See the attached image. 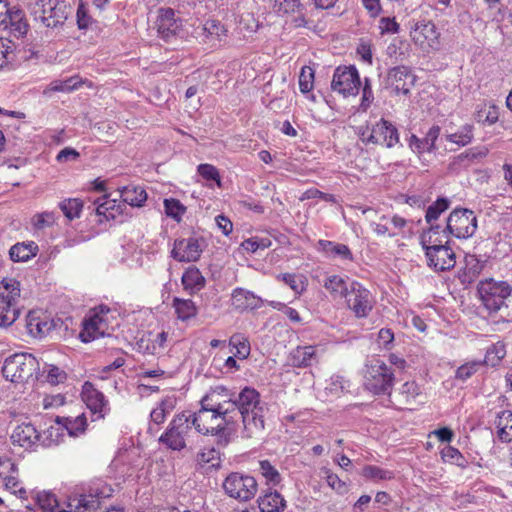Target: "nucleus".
I'll return each instance as SVG.
<instances>
[{
  "mask_svg": "<svg viewBox=\"0 0 512 512\" xmlns=\"http://www.w3.org/2000/svg\"><path fill=\"white\" fill-rule=\"evenodd\" d=\"M227 390L224 387H217L211 390L200 401V409L208 411H217L223 408V399L227 396Z\"/></svg>",
  "mask_w": 512,
  "mask_h": 512,
  "instance_id": "nucleus-31",
  "label": "nucleus"
},
{
  "mask_svg": "<svg viewBox=\"0 0 512 512\" xmlns=\"http://www.w3.org/2000/svg\"><path fill=\"white\" fill-rule=\"evenodd\" d=\"M420 394V388L415 381L405 382L398 394L400 404L408 406L412 404Z\"/></svg>",
  "mask_w": 512,
  "mask_h": 512,
  "instance_id": "nucleus-42",
  "label": "nucleus"
},
{
  "mask_svg": "<svg viewBox=\"0 0 512 512\" xmlns=\"http://www.w3.org/2000/svg\"><path fill=\"white\" fill-rule=\"evenodd\" d=\"M506 355L505 347L502 344L494 345L487 350L485 363L496 366Z\"/></svg>",
  "mask_w": 512,
  "mask_h": 512,
  "instance_id": "nucleus-56",
  "label": "nucleus"
},
{
  "mask_svg": "<svg viewBox=\"0 0 512 512\" xmlns=\"http://www.w3.org/2000/svg\"><path fill=\"white\" fill-rule=\"evenodd\" d=\"M203 30L207 38L216 39L218 41H221L222 37L225 36L227 32L224 25L213 19L206 21Z\"/></svg>",
  "mask_w": 512,
  "mask_h": 512,
  "instance_id": "nucleus-48",
  "label": "nucleus"
},
{
  "mask_svg": "<svg viewBox=\"0 0 512 512\" xmlns=\"http://www.w3.org/2000/svg\"><path fill=\"white\" fill-rule=\"evenodd\" d=\"M39 370L38 360L30 353H15L7 357L2 374L11 382H26Z\"/></svg>",
  "mask_w": 512,
  "mask_h": 512,
  "instance_id": "nucleus-4",
  "label": "nucleus"
},
{
  "mask_svg": "<svg viewBox=\"0 0 512 512\" xmlns=\"http://www.w3.org/2000/svg\"><path fill=\"white\" fill-rule=\"evenodd\" d=\"M104 490L91 489L89 494H81L78 498V503L75 509L78 512L97 510L101 506V499L109 497Z\"/></svg>",
  "mask_w": 512,
  "mask_h": 512,
  "instance_id": "nucleus-26",
  "label": "nucleus"
},
{
  "mask_svg": "<svg viewBox=\"0 0 512 512\" xmlns=\"http://www.w3.org/2000/svg\"><path fill=\"white\" fill-rule=\"evenodd\" d=\"M319 249L328 257H339L344 260H353V255L349 247L345 244L335 243L328 240L318 241Z\"/></svg>",
  "mask_w": 512,
  "mask_h": 512,
  "instance_id": "nucleus-30",
  "label": "nucleus"
},
{
  "mask_svg": "<svg viewBox=\"0 0 512 512\" xmlns=\"http://www.w3.org/2000/svg\"><path fill=\"white\" fill-rule=\"evenodd\" d=\"M15 301L5 297L4 292H0V327L11 326L19 317L20 311L15 307Z\"/></svg>",
  "mask_w": 512,
  "mask_h": 512,
  "instance_id": "nucleus-25",
  "label": "nucleus"
},
{
  "mask_svg": "<svg viewBox=\"0 0 512 512\" xmlns=\"http://www.w3.org/2000/svg\"><path fill=\"white\" fill-rule=\"evenodd\" d=\"M488 154V149L486 147H474L466 150L461 153L452 162V165H464L467 166L468 163L473 162L474 160L481 159L486 157Z\"/></svg>",
  "mask_w": 512,
  "mask_h": 512,
  "instance_id": "nucleus-39",
  "label": "nucleus"
},
{
  "mask_svg": "<svg viewBox=\"0 0 512 512\" xmlns=\"http://www.w3.org/2000/svg\"><path fill=\"white\" fill-rule=\"evenodd\" d=\"M261 474L266 478V480L273 485H277L281 481V476L278 470L268 461L262 460L259 463Z\"/></svg>",
  "mask_w": 512,
  "mask_h": 512,
  "instance_id": "nucleus-53",
  "label": "nucleus"
},
{
  "mask_svg": "<svg viewBox=\"0 0 512 512\" xmlns=\"http://www.w3.org/2000/svg\"><path fill=\"white\" fill-rule=\"evenodd\" d=\"M379 23V28L382 33L395 34L399 31V24L396 22L395 18L383 17L380 19Z\"/></svg>",
  "mask_w": 512,
  "mask_h": 512,
  "instance_id": "nucleus-63",
  "label": "nucleus"
},
{
  "mask_svg": "<svg viewBox=\"0 0 512 512\" xmlns=\"http://www.w3.org/2000/svg\"><path fill=\"white\" fill-rule=\"evenodd\" d=\"M324 287L335 297H345L349 291V285L345 279L339 275H332L326 278Z\"/></svg>",
  "mask_w": 512,
  "mask_h": 512,
  "instance_id": "nucleus-40",
  "label": "nucleus"
},
{
  "mask_svg": "<svg viewBox=\"0 0 512 512\" xmlns=\"http://www.w3.org/2000/svg\"><path fill=\"white\" fill-rule=\"evenodd\" d=\"M56 423L63 424L70 436H77L78 434L83 433L87 426V421L84 414H81L75 418L57 417Z\"/></svg>",
  "mask_w": 512,
  "mask_h": 512,
  "instance_id": "nucleus-35",
  "label": "nucleus"
},
{
  "mask_svg": "<svg viewBox=\"0 0 512 512\" xmlns=\"http://www.w3.org/2000/svg\"><path fill=\"white\" fill-rule=\"evenodd\" d=\"M448 230L441 228L440 225L431 224L430 227L420 235V243L424 251L431 248H437L450 242Z\"/></svg>",
  "mask_w": 512,
  "mask_h": 512,
  "instance_id": "nucleus-20",
  "label": "nucleus"
},
{
  "mask_svg": "<svg viewBox=\"0 0 512 512\" xmlns=\"http://www.w3.org/2000/svg\"><path fill=\"white\" fill-rule=\"evenodd\" d=\"M2 287L8 292L5 297L9 299L16 300L20 296L19 282L15 279H7L4 278L1 281Z\"/></svg>",
  "mask_w": 512,
  "mask_h": 512,
  "instance_id": "nucleus-60",
  "label": "nucleus"
},
{
  "mask_svg": "<svg viewBox=\"0 0 512 512\" xmlns=\"http://www.w3.org/2000/svg\"><path fill=\"white\" fill-rule=\"evenodd\" d=\"M220 415L221 412L219 411L202 409L190 414L196 432L202 435L215 436L219 446H226L229 443V432Z\"/></svg>",
  "mask_w": 512,
  "mask_h": 512,
  "instance_id": "nucleus-3",
  "label": "nucleus"
},
{
  "mask_svg": "<svg viewBox=\"0 0 512 512\" xmlns=\"http://www.w3.org/2000/svg\"><path fill=\"white\" fill-rule=\"evenodd\" d=\"M477 290L484 307L489 313H495L505 306L512 287L505 281L487 279L479 283Z\"/></svg>",
  "mask_w": 512,
  "mask_h": 512,
  "instance_id": "nucleus-6",
  "label": "nucleus"
},
{
  "mask_svg": "<svg viewBox=\"0 0 512 512\" xmlns=\"http://www.w3.org/2000/svg\"><path fill=\"white\" fill-rule=\"evenodd\" d=\"M25 18L24 12L16 7L9 8L7 14H5V24H2L1 27L4 29H8L9 25L19 22Z\"/></svg>",
  "mask_w": 512,
  "mask_h": 512,
  "instance_id": "nucleus-62",
  "label": "nucleus"
},
{
  "mask_svg": "<svg viewBox=\"0 0 512 512\" xmlns=\"http://www.w3.org/2000/svg\"><path fill=\"white\" fill-rule=\"evenodd\" d=\"M325 475H326V481L327 484L338 494H345L348 492V486L347 484L342 481L338 475L332 473L329 469L324 468L323 469Z\"/></svg>",
  "mask_w": 512,
  "mask_h": 512,
  "instance_id": "nucleus-54",
  "label": "nucleus"
},
{
  "mask_svg": "<svg viewBox=\"0 0 512 512\" xmlns=\"http://www.w3.org/2000/svg\"><path fill=\"white\" fill-rule=\"evenodd\" d=\"M35 504L42 512H56L59 507L56 496L50 492H38L35 496Z\"/></svg>",
  "mask_w": 512,
  "mask_h": 512,
  "instance_id": "nucleus-41",
  "label": "nucleus"
},
{
  "mask_svg": "<svg viewBox=\"0 0 512 512\" xmlns=\"http://www.w3.org/2000/svg\"><path fill=\"white\" fill-rule=\"evenodd\" d=\"M93 205H95L96 214L102 216L106 221L115 219L117 214L122 213L123 205L117 203L116 199H110L108 195L96 199Z\"/></svg>",
  "mask_w": 512,
  "mask_h": 512,
  "instance_id": "nucleus-23",
  "label": "nucleus"
},
{
  "mask_svg": "<svg viewBox=\"0 0 512 512\" xmlns=\"http://www.w3.org/2000/svg\"><path fill=\"white\" fill-rule=\"evenodd\" d=\"M446 138L459 146H466L473 139V125L466 124L459 131L447 135Z\"/></svg>",
  "mask_w": 512,
  "mask_h": 512,
  "instance_id": "nucleus-46",
  "label": "nucleus"
},
{
  "mask_svg": "<svg viewBox=\"0 0 512 512\" xmlns=\"http://www.w3.org/2000/svg\"><path fill=\"white\" fill-rule=\"evenodd\" d=\"M374 100V95L372 91L371 81L369 78L364 79V85L362 87V100L360 107L362 110L366 111L368 107Z\"/></svg>",
  "mask_w": 512,
  "mask_h": 512,
  "instance_id": "nucleus-59",
  "label": "nucleus"
},
{
  "mask_svg": "<svg viewBox=\"0 0 512 512\" xmlns=\"http://www.w3.org/2000/svg\"><path fill=\"white\" fill-rule=\"evenodd\" d=\"M314 86V70L310 66H304L299 75V88L302 93H308Z\"/></svg>",
  "mask_w": 512,
  "mask_h": 512,
  "instance_id": "nucleus-52",
  "label": "nucleus"
},
{
  "mask_svg": "<svg viewBox=\"0 0 512 512\" xmlns=\"http://www.w3.org/2000/svg\"><path fill=\"white\" fill-rule=\"evenodd\" d=\"M26 329L31 336L41 338L49 332L51 324L42 321L32 312H29L26 317Z\"/></svg>",
  "mask_w": 512,
  "mask_h": 512,
  "instance_id": "nucleus-36",
  "label": "nucleus"
},
{
  "mask_svg": "<svg viewBox=\"0 0 512 512\" xmlns=\"http://www.w3.org/2000/svg\"><path fill=\"white\" fill-rule=\"evenodd\" d=\"M38 246L31 242L29 244L17 243L9 250L10 259L14 262H25L36 255Z\"/></svg>",
  "mask_w": 512,
  "mask_h": 512,
  "instance_id": "nucleus-33",
  "label": "nucleus"
},
{
  "mask_svg": "<svg viewBox=\"0 0 512 512\" xmlns=\"http://www.w3.org/2000/svg\"><path fill=\"white\" fill-rule=\"evenodd\" d=\"M257 502L261 512H281L286 507L285 499L277 491L260 496Z\"/></svg>",
  "mask_w": 512,
  "mask_h": 512,
  "instance_id": "nucleus-28",
  "label": "nucleus"
},
{
  "mask_svg": "<svg viewBox=\"0 0 512 512\" xmlns=\"http://www.w3.org/2000/svg\"><path fill=\"white\" fill-rule=\"evenodd\" d=\"M293 364L297 367H308L319 362L316 346H298L292 352Z\"/></svg>",
  "mask_w": 512,
  "mask_h": 512,
  "instance_id": "nucleus-27",
  "label": "nucleus"
},
{
  "mask_svg": "<svg viewBox=\"0 0 512 512\" xmlns=\"http://www.w3.org/2000/svg\"><path fill=\"white\" fill-rule=\"evenodd\" d=\"M466 271L465 276L469 277V281H472L476 278L484 268V261L478 259L475 255H467L466 256Z\"/></svg>",
  "mask_w": 512,
  "mask_h": 512,
  "instance_id": "nucleus-51",
  "label": "nucleus"
},
{
  "mask_svg": "<svg viewBox=\"0 0 512 512\" xmlns=\"http://www.w3.org/2000/svg\"><path fill=\"white\" fill-rule=\"evenodd\" d=\"M81 397L87 408L93 415H97V418H104L110 410L104 394L89 381L83 384Z\"/></svg>",
  "mask_w": 512,
  "mask_h": 512,
  "instance_id": "nucleus-14",
  "label": "nucleus"
},
{
  "mask_svg": "<svg viewBox=\"0 0 512 512\" xmlns=\"http://www.w3.org/2000/svg\"><path fill=\"white\" fill-rule=\"evenodd\" d=\"M394 382L392 369L381 360H375L365 372V386L374 394L390 395Z\"/></svg>",
  "mask_w": 512,
  "mask_h": 512,
  "instance_id": "nucleus-8",
  "label": "nucleus"
},
{
  "mask_svg": "<svg viewBox=\"0 0 512 512\" xmlns=\"http://www.w3.org/2000/svg\"><path fill=\"white\" fill-rule=\"evenodd\" d=\"M203 244V238L176 239L171 256L178 262H195L201 256Z\"/></svg>",
  "mask_w": 512,
  "mask_h": 512,
  "instance_id": "nucleus-13",
  "label": "nucleus"
},
{
  "mask_svg": "<svg viewBox=\"0 0 512 512\" xmlns=\"http://www.w3.org/2000/svg\"><path fill=\"white\" fill-rule=\"evenodd\" d=\"M66 373L59 369L56 366H52L50 370L48 371V375L46 377L47 381L53 385L62 383L66 380Z\"/></svg>",
  "mask_w": 512,
  "mask_h": 512,
  "instance_id": "nucleus-64",
  "label": "nucleus"
},
{
  "mask_svg": "<svg viewBox=\"0 0 512 512\" xmlns=\"http://www.w3.org/2000/svg\"><path fill=\"white\" fill-rule=\"evenodd\" d=\"M29 11L35 21L47 28H57L67 20L71 6L66 0H34L29 4Z\"/></svg>",
  "mask_w": 512,
  "mask_h": 512,
  "instance_id": "nucleus-2",
  "label": "nucleus"
},
{
  "mask_svg": "<svg viewBox=\"0 0 512 512\" xmlns=\"http://www.w3.org/2000/svg\"><path fill=\"white\" fill-rule=\"evenodd\" d=\"M172 306L175 309L177 318L181 321H188L191 318H194L198 313V309L194 301L191 299L174 297L172 300Z\"/></svg>",
  "mask_w": 512,
  "mask_h": 512,
  "instance_id": "nucleus-32",
  "label": "nucleus"
},
{
  "mask_svg": "<svg viewBox=\"0 0 512 512\" xmlns=\"http://www.w3.org/2000/svg\"><path fill=\"white\" fill-rule=\"evenodd\" d=\"M184 289L193 295L205 287L206 280L196 266L188 267L181 278Z\"/></svg>",
  "mask_w": 512,
  "mask_h": 512,
  "instance_id": "nucleus-24",
  "label": "nucleus"
},
{
  "mask_svg": "<svg viewBox=\"0 0 512 512\" xmlns=\"http://www.w3.org/2000/svg\"><path fill=\"white\" fill-rule=\"evenodd\" d=\"M59 207L69 220H73L80 216V212L83 208V202L77 198H70L60 202Z\"/></svg>",
  "mask_w": 512,
  "mask_h": 512,
  "instance_id": "nucleus-45",
  "label": "nucleus"
},
{
  "mask_svg": "<svg viewBox=\"0 0 512 512\" xmlns=\"http://www.w3.org/2000/svg\"><path fill=\"white\" fill-rule=\"evenodd\" d=\"M272 242L269 238L251 237L244 240L241 247L247 252L255 253L257 250H264L271 246Z\"/></svg>",
  "mask_w": 512,
  "mask_h": 512,
  "instance_id": "nucleus-49",
  "label": "nucleus"
},
{
  "mask_svg": "<svg viewBox=\"0 0 512 512\" xmlns=\"http://www.w3.org/2000/svg\"><path fill=\"white\" fill-rule=\"evenodd\" d=\"M102 319L98 315H93L83 323V329L80 332L82 342L88 343L101 336L103 333L99 330Z\"/></svg>",
  "mask_w": 512,
  "mask_h": 512,
  "instance_id": "nucleus-34",
  "label": "nucleus"
},
{
  "mask_svg": "<svg viewBox=\"0 0 512 512\" xmlns=\"http://www.w3.org/2000/svg\"><path fill=\"white\" fill-rule=\"evenodd\" d=\"M197 462L200 465L211 464L213 467L220 465V452L212 448H205L197 454Z\"/></svg>",
  "mask_w": 512,
  "mask_h": 512,
  "instance_id": "nucleus-50",
  "label": "nucleus"
},
{
  "mask_svg": "<svg viewBox=\"0 0 512 512\" xmlns=\"http://www.w3.org/2000/svg\"><path fill=\"white\" fill-rule=\"evenodd\" d=\"M441 457L445 462L455 463L458 466H464V457L460 451L452 446H447L442 449Z\"/></svg>",
  "mask_w": 512,
  "mask_h": 512,
  "instance_id": "nucleus-58",
  "label": "nucleus"
},
{
  "mask_svg": "<svg viewBox=\"0 0 512 512\" xmlns=\"http://www.w3.org/2000/svg\"><path fill=\"white\" fill-rule=\"evenodd\" d=\"M277 279L288 285L295 292V294L300 295L306 289L307 280L306 277L302 274L283 273L279 274Z\"/></svg>",
  "mask_w": 512,
  "mask_h": 512,
  "instance_id": "nucleus-38",
  "label": "nucleus"
},
{
  "mask_svg": "<svg viewBox=\"0 0 512 512\" xmlns=\"http://www.w3.org/2000/svg\"><path fill=\"white\" fill-rule=\"evenodd\" d=\"M41 434L31 423H22L15 427L11 434L12 443L25 449L32 448L40 441Z\"/></svg>",
  "mask_w": 512,
  "mask_h": 512,
  "instance_id": "nucleus-19",
  "label": "nucleus"
},
{
  "mask_svg": "<svg viewBox=\"0 0 512 512\" xmlns=\"http://www.w3.org/2000/svg\"><path fill=\"white\" fill-rule=\"evenodd\" d=\"M498 436L502 441L512 440V412L505 410L498 415Z\"/></svg>",
  "mask_w": 512,
  "mask_h": 512,
  "instance_id": "nucleus-37",
  "label": "nucleus"
},
{
  "mask_svg": "<svg viewBox=\"0 0 512 512\" xmlns=\"http://www.w3.org/2000/svg\"><path fill=\"white\" fill-rule=\"evenodd\" d=\"M192 419L185 412L176 414L166 431L159 437V442L174 451L187 448V439L192 432Z\"/></svg>",
  "mask_w": 512,
  "mask_h": 512,
  "instance_id": "nucleus-5",
  "label": "nucleus"
},
{
  "mask_svg": "<svg viewBox=\"0 0 512 512\" xmlns=\"http://www.w3.org/2000/svg\"><path fill=\"white\" fill-rule=\"evenodd\" d=\"M119 192L123 202L133 207H141L147 200V193L140 186L127 185L120 189Z\"/></svg>",
  "mask_w": 512,
  "mask_h": 512,
  "instance_id": "nucleus-29",
  "label": "nucleus"
},
{
  "mask_svg": "<svg viewBox=\"0 0 512 512\" xmlns=\"http://www.w3.org/2000/svg\"><path fill=\"white\" fill-rule=\"evenodd\" d=\"M362 475L368 479L374 480H386L393 477L392 472L373 465L365 466Z\"/></svg>",
  "mask_w": 512,
  "mask_h": 512,
  "instance_id": "nucleus-55",
  "label": "nucleus"
},
{
  "mask_svg": "<svg viewBox=\"0 0 512 512\" xmlns=\"http://www.w3.org/2000/svg\"><path fill=\"white\" fill-rule=\"evenodd\" d=\"M347 307L357 318H365L373 309L374 299L371 292L361 283L352 281L345 295Z\"/></svg>",
  "mask_w": 512,
  "mask_h": 512,
  "instance_id": "nucleus-10",
  "label": "nucleus"
},
{
  "mask_svg": "<svg viewBox=\"0 0 512 512\" xmlns=\"http://www.w3.org/2000/svg\"><path fill=\"white\" fill-rule=\"evenodd\" d=\"M198 173L206 180L214 181L221 187V178L218 169L211 164H200Z\"/></svg>",
  "mask_w": 512,
  "mask_h": 512,
  "instance_id": "nucleus-57",
  "label": "nucleus"
},
{
  "mask_svg": "<svg viewBox=\"0 0 512 512\" xmlns=\"http://www.w3.org/2000/svg\"><path fill=\"white\" fill-rule=\"evenodd\" d=\"M450 206L449 199L445 197L438 198L426 210L425 220L430 225L433 221L437 220L440 215L445 212Z\"/></svg>",
  "mask_w": 512,
  "mask_h": 512,
  "instance_id": "nucleus-43",
  "label": "nucleus"
},
{
  "mask_svg": "<svg viewBox=\"0 0 512 512\" xmlns=\"http://www.w3.org/2000/svg\"><path fill=\"white\" fill-rule=\"evenodd\" d=\"M363 142L393 148L399 143V132L394 124L381 118L372 126L371 132L367 138H363Z\"/></svg>",
  "mask_w": 512,
  "mask_h": 512,
  "instance_id": "nucleus-12",
  "label": "nucleus"
},
{
  "mask_svg": "<svg viewBox=\"0 0 512 512\" xmlns=\"http://www.w3.org/2000/svg\"><path fill=\"white\" fill-rule=\"evenodd\" d=\"M165 213L168 217L180 222L182 215L186 212V207L175 198H168L164 200Z\"/></svg>",
  "mask_w": 512,
  "mask_h": 512,
  "instance_id": "nucleus-47",
  "label": "nucleus"
},
{
  "mask_svg": "<svg viewBox=\"0 0 512 512\" xmlns=\"http://www.w3.org/2000/svg\"><path fill=\"white\" fill-rule=\"evenodd\" d=\"M415 76L406 66H396L388 72V83L393 87L395 92L407 95L411 87L414 85Z\"/></svg>",
  "mask_w": 512,
  "mask_h": 512,
  "instance_id": "nucleus-17",
  "label": "nucleus"
},
{
  "mask_svg": "<svg viewBox=\"0 0 512 512\" xmlns=\"http://www.w3.org/2000/svg\"><path fill=\"white\" fill-rule=\"evenodd\" d=\"M18 467L11 459L0 461V477L3 479L5 488L20 498L25 499L27 492L20 486L18 477Z\"/></svg>",
  "mask_w": 512,
  "mask_h": 512,
  "instance_id": "nucleus-16",
  "label": "nucleus"
},
{
  "mask_svg": "<svg viewBox=\"0 0 512 512\" xmlns=\"http://www.w3.org/2000/svg\"><path fill=\"white\" fill-rule=\"evenodd\" d=\"M222 487L230 498L247 502L256 495L258 484L250 475L232 472L225 478Z\"/></svg>",
  "mask_w": 512,
  "mask_h": 512,
  "instance_id": "nucleus-7",
  "label": "nucleus"
},
{
  "mask_svg": "<svg viewBox=\"0 0 512 512\" xmlns=\"http://www.w3.org/2000/svg\"><path fill=\"white\" fill-rule=\"evenodd\" d=\"M427 258V264L432 267L435 271H446L454 268L456 264L455 252L449 246V244L427 249L425 251Z\"/></svg>",
  "mask_w": 512,
  "mask_h": 512,
  "instance_id": "nucleus-15",
  "label": "nucleus"
},
{
  "mask_svg": "<svg viewBox=\"0 0 512 512\" xmlns=\"http://www.w3.org/2000/svg\"><path fill=\"white\" fill-rule=\"evenodd\" d=\"M231 305L237 311L253 310L262 305V299L244 288H235L231 295Z\"/></svg>",
  "mask_w": 512,
  "mask_h": 512,
  "instance_id": "nucleus-21",
  "label": "nucleus"
},
{
  "mask_svg": "<svg viewBox=\"0 0 512 512\" xmlns=\"http://www.w3.org/2000/svg\"><path fill=\"white\" fill-rule=\"evenodd\" d=\"M240 410L245 436L251 438L264 430V408L259 392L251 387H244L235 398Z\"/></svg>",
  "mask_w": 512,
  "mask_h": 512,
  "instance_id": "nucleus-1",
  "label": "nucleus"
},
{
  "mask_svg": "<svg viewBox=\"0 0 512 512\" xmlns=\"http://www.w3.org/2000/svg\"><path fill=\"white\" fill-rule=\"evenodd\" d=\"M361 80L355 66H339L335 69L331 89L344 97L358 94Z\"/></svg>",
  "mask_w": 512,
  "mask_h": 512,
  "instance_id": "nucleus-11",
  "label": "nucleus"
},
{
  "mask_svg": "<svg viewBox=\"0 0 512 512\" xmlns=\"http://www.w3.org/2000/svg\"><path fill=\"white\" fill-rule=\"evenodd\" d=\"M481 365L480 362L466 363L456 370V378L466 380L471 377Z\"/></svg>",
  "mask_w": 512,
  "mask_h": 512,
  "instance_id": "nucleus-61",
  "label": "nucleus"
},
{
  "mask_svg": "<svg viewBox=\"0 0 512 512\" xmlns=\"http://www.w3.org/2000/svg\"><path fill=\"white\" fill-rule=\"evenodd\" d=\"M223 408L219 409L218 411L221 412V418L223 420V423L226 424V426L229 428V426L235 424V419L233 415H229V412H234V415H240V410L238 409V404L236 399H223L222 405Z\"/></svg>",
  "mask_w": 512,
  "mask_h": 512,
  "instance_id": "nucleus-44",
  "label": "nucleus"
},
{
  "mask_svg": "<svg viewBox=\"0 0 512 512\" xmlns=\"http://www.w3.org/2000/svg\"><path fill=\"white\" fill-rule=\"evenodd\" d=\"M180 21L175 18V12L171 8L160 9L155 26L158 35L166 42L173 38L180 28Z\"/></svg>",
  "mask_w": 512,
  "mask_h": 512,
  "instance_id": "nucleus-18",
  "label": "nucleus"
},
{
  "mask_svg": "<svg viewBox=\"0 0 512 512\" xmlns=\"http://www.w3.org/2000/svg\"><path fill=\"white\" fill-rule=\"evenodd\" d=\"M446 229L449 234L458 239H467L477 229V218L472 210L456 208L447 219Z\"/></svg>",
  "mask_w": 512,
  "mask_h": 512,
  "instance_id": "nucleus-9",
  "label": "nucleus"
},
{
  "mask_svg": "<svg viewBox=\"0 0 512 512\" xmlns=\"http://www.w3.org/2000/svg\"><path fill=\"white\" fill-rule=\"evenodd\" d=\"M440 131L441 129L438 125H433L423 139L418 138L416 135H411L409 139V146L413 151H416L419 154L426 151H434L436 149L435 143L440 135Z\"/></svg>",
  "mask_w": 512,
  "mask_h": 512,
  "instance_id": "nucleus-22",
  "label": "nucleus"
}]
</instances>
